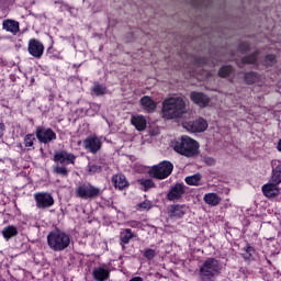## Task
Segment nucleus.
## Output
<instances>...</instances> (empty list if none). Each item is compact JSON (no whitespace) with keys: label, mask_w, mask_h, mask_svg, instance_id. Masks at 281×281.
<instances>
[{"label":"nucleus","mask_w":281,"mask_h":281,"mask_svg":"<svg viewBox=\"0 0 281 281\" xmlns=\"http://www.w3.org/2000/svg\"><path fill=\"white\" fill-rule=\"evenodd\" d=\"M271 168L270 181L261 187V192L266 199H276V196L280 195L281 161L279 159L272 160Z\"/></svg>","instance_id":"1"},{"label":"nucleus","mask_w":281,"mask_h":281,"mask_svg":"<svg viewBox=\"0 0 281 281\" xmlns=\"http://www.w3.org/2000/svg\"><path fill=\"white\" fill-rule=\"evenodd\" d=\"M186 113V99L183 97H171L162 102V117L175 120Z\"/></svg>","instance_id":"2"},{"label":"nucleus","mask_w":281,"mask_h":281,"mask_svg":"<svg viewBox=\"0 0 281 281\" xmlns=\"http://www.w3.org/2000/svg\"><path fill=\"white\" fill-rule=\"evenodd\" d=\"M199 148H201L199 142L190 136H181V138L173 144V150L189 159L199 155Z\"/></svg>","instance_id":"3"},{"label":"nucleus","mask_w":281,"mask_h":281,"mask_svg":"<svg viewBox=\"0 0 281 281\" xmlns=\"http://www.w3.org/2000/svg\"><path fill=\"white\" fill-rule=\"evenodd\" d=\"M223 263L216 258H207L199 268V277L201 281H213V278L221 276Z\"/></svg>","instance_id":"4"},{"label":"nucleus","mask_w":281,"mask_h":281,"mask_svg":"<svg viewBox=\"0 0 281 281\" xmlns=\"http://www.w3.org/2000/svg\"><path fill=\"white\" fill-rule=\"evenodd\" d=\"M47 244L53 251H65L71 245V236L60 229L52 231L47 235Z\"/></svg>","instance_id":"5"},{"label":"nucleus","mask_w":281,"mask_h":281,"mask_svg":"<svg viewBox=\"0 0 281 281\" xmlns=\"http://www.w3.org/2000/svg\"><path fill=\"white\" fill-rule=\"evenodd\" d=\"M172 170H175L172 162L164 160L150 168L148 175L151 179H158L161 181L164 179H168V177L172 175Z\"/></svg>","instance_id":"6"},{"label":"nucleus","mask_w":281,"mask_h":281,"mask_svg":"<svg viewBox=\"0 0 281 281\" xmlns=\"http://www.w3.org/2000/svg\"><path fill=\"white\" fill-rule=\"evenodd\" d=\"M75 192L79 199H95L98 194H100V189L95 188L91 184H79L76 189Z\"/></svg>","instance_id":"7"},{"label":"nucleus","mask_w":281,"mask_h":281,"mask_svg":"<svg viewBox=\"0 0 281 281\" xmlns=\"http://www.w3.org/2000/svg\"><path fill=\"white\" fill-rule=\"evenodd\" d=\"M35 135L41 144H49L56 139V132L45 126H37Z\"/></svg>","instance_id":"8"},{"label":"nucleus","mask_w":281,"mask_h":281,"mask_svg":"<svg viewBox=\"0 0 281 281\" xmlns=\"http://www.w3.org/2000/svg\"><path fill=\"white\" fill-rule=\"evenodd\" d=\"M182 126L189 131V133H203L204 131H207V121L198 119L195 121L183 122Z\"/></svg>","instance_id":"9"},{"label":"nucleus","mask_w":281,"mask_h":281,"mask_svg":"<svg viewBox=\"0 0 281 281\" xmlns=\"http://www.w3.org/2000/svg\"><path fill=\"white\" fill-rule=\"evenodd\" d=\"M34 200L36 202V207H38L40 210H46L47 207H52V205H54V196H52V193H35Z\"/></svg>","instance_id":"10"},{"label":"nucleus","mask_w":281,"mask_h":281,"mask_svg":"<svg viewBox=\"0 0 281 281\" xmlns=\"http://www.w3.org/2000/svg\"><path fill=\"white\" fill-rule=\"evenodd\" d=\"M82 145L85 150H88V153L95 155V153H98L100 148H102V138L95 135H91L83 140Z\"/></svg>","instance_id":"11"},{"label":"nucleus","mask_w":281,"mask_h":281,"mask_svg":"<svg viewBox=\"0 0 281 281\" xmlns=\"http://www.w3.org/2000/svg\"><path fill=\"white\" fill-rule=\"evenodd\" d=\"M27 50L33 58H42L45 52V45H43L41 41L32 38L29 41Z\"/></svg>","instance_id":"12"},{"label":"nucleus","mask_w":281,"mask_h":281,"mask_svg":"<svg viewBox=\"0 0 281 281\" xmlns=\"http://www.w3.org/2000/svg\"><path fill=\"white\" fill-rule=\"evenodd\" d=\"M183 194H186V184L176 183L167 193V201H180V199H183Z\"/></svg>","instance_id":"13"},{"label":"nucleus","mask_w":281,"mask_h":281,"mask_svg":"<svg viewBox=\"0 0 281 281\" xmlns=\"http://www.w3.org/2000/svg\"><path fill=\"white\" fill-rule=\"evenodd\" d=\"M54 161L57 164H61L63 166H69V164H76V156L74 154H69L67 151H57L54 155Z\"/></svg>","instance_id":"14"},{"label":"nucleus","mask_w":281,"mask_h":281,"mask_svg":"<svg viewBox=\"0 0 281 281\" xmlns=\"http://www.w3.org/2000/svg\"><path fill=\"white\" fill-rule=\"evenodd\" d=\"M190 98L191 101L201 109H204V106H207V104H210L209 97L203 94L202 92H191Z\"/></svg>","instance_id":"15"},{"label":"nucleus","mask_w":281,"mask_h":281,"mask_svg":"<svg viewBox=\"0 0 281 281\" xmlns=\"http://www.w3.org/2000/svg\"><path fill=\"white\" fill-rule=\"evenodd\" d=\"M111 276V270L104 267H97L92 271V278L97 281H105L109 280Z\"/></svg>","instance_id":"16"},{"label":"nucleus","mask_w":281,"mask_h":281,"mask_svg":"<svg viewBox=\"0 0 281 281\" xmlns=\"http://www.w3.org/2000/svg\"><path fill=\"white\" fill-rule=\"evenodd\" d=\"M186 205L173 204L169 207L170 218H183V216H186Z\"/></svg>","instance_id":"17"},{"label":"nucleus","mask_w":281,"mask_h":281,"mask_svg":"<svg viewBox=\"0 0 281 281\" xmlns=\"http://www.w3.org/2000/svg\"><path fill=\"white\" fill-rule=\"evenodd\" d=\"M131 123L135 126L136 131H146L148 122L142 114L132 115Z\"/></svg>","instance_id":"18"},{"label":"nucleus","mask_w":281,"mask_h":281,"mask_svg":"<svg viewBox=\"0 0 281 281\" xmlns=\"http://www.w3.org/2000/svg\"><path fill=\"white\" fill-rule=\"evenodd\" d=\"M140 105L145 111H147V113H153L155 112V109H157V103L148 95L140 99Z\"/></svg>","instance_id":"19"},{"label":"nucleus","mask_w":281,"mask_h":281,"mask_svg":"<svg viewBox=\"0 0 281 281\" xmlns=\"http://www.w3.org/2000/svg\"><path fill=\"white\" fill-rule=\"evenodd\" d=\"M112 183L114 188L119 190H124V188H128V181L124 175H116L112 178Z\"/></svg>","instance_id":"20"},{"label":"nucleus","mask_w":281,"mask_h":281,"mask_svg":"<svg viewBox=\"0 0 281 281\" xmlns=\"http://www.w3.org/2000/svg\"><path fill=\"white\" fill-rule=\"evenodd\" d=\"M221 195L217 193H206L204 194V202L206 205H211L212 207H216V205L221 204Z\"/></svg>","instance_id":"21"},{"label":"nucleus","mask_w":281,"mask_h":281,"mask_svg":"<svg viewBox=\"0 0 281 281\" xmlns=\"http://www.w3.org/2000/svg\"><path fill=\"white\" fill-rule=\"evenodd\" d=\"M2 27L11 34H19V22L14 20H4L2 22Z\"/></svg>","instance_id":"22"},{"label":"nucleus","mask_w":281,"mask_h":281,"mask_svg":"<svg viewBox=\"0 0 281 281\" xmlns=\"http://www.w3.org/2000/svg\"><path fill=\"white\" fill-rule=\"evenodd\" d=\"M19 234V229L15 226L9 225L2 229V236L5 240L14 238Z\"/></svg>","instance_id":"23"},{"label":"nucleus","mask_w":281,"mask_h":281,"mask_svg":"<svg viewBox=\"0 0 281 281\" xmlns=\"http://www.w3.org/2000/svg\"><path fill=\"white\" fill-rule=\"evenodd\" d=\"M138 186H140V190L143 192H148V190H153L155 188V182L151 179H138L137 180Z\"/></svg>","instance_id":"24"},{"label":"nucleus","mask_w":281,"mask_h":281,"mask_svg":"<svg viewBox=\"0 0 281 281\" xmlns=\"http://www.w3.org/2000/svg\"><path fill=\"white\" fill-rule=\"evenodd\" d=\"M132 238H135V235L131 228L121 232V243L123 245H128Z\"/></svg>","instance_id":"25"},{"label":"nucleus","mask_w":281,"mask_h":281,"mask_svg":"<svg viewBox=\"0 0 281 281\" xmlns=\"http://www.w3.org/2000/svg\"><path fill=\"white\" fill-rule=\"evenodd\" d=\"M201 179H203V176H201V173H195L193 176H188L184 181L187 186H201Z\"/></svg>","instance_id":"26"},{"label":"nucleus","mask_w":281,"mask_h":281,"mask_svg":"<svg viewBox=\"0 0 281 281\" xmlns=\"http://www.w3.org/2000/svg\"><path fill=\"white\" fill-rule=\"evenodd\" d=\"M259 80H260V76H258V74L256 72H247L245 75V81L247 82V85H254Z\"/></svg>","instance_id":"27"},{"label":"nucleus","mask_w":281,"mask_h":281,"mask_svg":"<svg viewBox=\"0 0 281 281\" xmlns=\"http://www.w3.org/2000/svg\"><path fill=\"white\" fill-rule=\"evenodd\" d=\"M54 172L60 175V177H69V170L65 166H55Z\"/></svg>","instance_id":"28"},{"label":"nucleus","mask_w":281,"mask_h":281,"mask_svg":"<svg viewBox=\"0 0 281 281\" xmlns=\"http://www.w3.org/2000/svg\"><path fill=\"white\" fill-rule=\"evenodd\" d=\"M153 209V202L151 201H144L137 204V210L139 212H148V210Z\"/></svg>","instance_id":"29"},{"label":"nucleus","mask_w":281,"mask_h":281,"mask_svg":"<svg viewBox=\"0 0 281 281\" xmlns=\"http://www.w3.org/2000/svg\"><path fill=\"white\" fill-rule=\"evenodd\" d=\"M36 140V137L34 134H27L24 136V146L26 148H32L34 146V142Z\"/></svg>","instance_id":"30"},{"label":"nucleus","mask_w":281,"mask_h":281,"mask_svg":"<svg viewBox=\"0 0 281 281\" xmlns=\"http://www.w3.org/2000/svg\"><path fill=\"white\" fill-rule=\"evenodd\" d=\"M229 74H232V66H223L218 71L221 78H227Z\"/></svg>","instance_id":"31"},{"label":"nucleus","mask_w":281,"mask_h":281,"mask_svg":"<svg viewBox=\"0 0 281 281\" xmlns=\"http://www.w3.org/2000/svg\"><path fill=\"white\" fill-rule=\"evenodd\" d=\"M257 60H258L257 54H252L248 57L243 58V63H245L246 65H254Z\"/></svg>","instance_id":"32"},{"label":"nucleus","mask_w":281,"mask_h":281,"mask_svg":"<svg viewBox=\"0 0 281 281\" xmlns=\"http://www.w3.org/2000/svg\"><path fill=\"white\" fill-rule=\"evenodd\" d=\"M95 95H104L106 93V88L104 86L97 85L92 89Z\"/></svg>","instance_id":"33"},{"label":"nucleus","mask_w":281,"mask_h":281,"mask_svg":"<svg viewBox=\"0 0 281 281\" xmlns=\"http://www.w3.org/2000/svg\"><path fill=\"white\" fill-rule=\"evenodd\" d=\"M157 256V252L154 249H147L144 252V257L147 258L148 260H153Z\"/></svg>","instance_id":"34"},{"label":"nucleus","mask_w":281,"mask_h":281,"mask_svg":"<svg viewBox=\"0 0 281 281\" xmlns=\"http://www.w3.org/2000/svg\"><path fill=\"white\" fill-rule=\"evenodd\" d=\"M265 63H266V65H268L269 67H271V65H276V56H274V55H268V56H266Z\"/></svg>","instance_id":"35"},{"label":"nucleus","mask_w":281,"mask_h":281,"mask_svg":"<svg viewBox=\"0 0 281 281\" xmlns=\"http://www.w3.org/2000/svg\"><path fill=\"white\" fill-rule=\"evenodd\" d=\"M90 111H94V113H100V104L98 103H92L90 105Z\"/></svg>","instance_id":"36"},{"label":"nucleus","mask_w":281,"mask_h":281,"mask_svg":"<svg viewBox=\"0 0 281 281\" xmlns=\"http://www.w3.org/2000/svg\"><path fill=\"white\" fill-rule=\"evenodd\" d=\"M10 3H14V0H0V5H2V8H8Z\"/></svg>","instance_id":"37"},{"label":"nucleus","mask_w":281,"mask_h":281,"mask_svg":"<svg viewBox=\"0 0 281 281\" xmlns=\"http://www.w3.org/2000/svg\"><path fill=\"white\" fill-rule=\"evenodd\" d=\"M102 170V167L98 165L90 166V172H100Z\"/></svg>","instance_id":"38"},{"label":"nucleus","mask_w":281,"mask_h":281,"mask_svg":"<svg viewBox=\"0 0 281 281\" xmlns=\"http://www.w3.org/2000/svg\"><path fill=\"white\" fill-rule=\"evenodd\" d=\"M3 133H5V124L0 123V137L3 136Z\"/></svg>","instance_id":"39"},{"label":"nucleus","mask_w":281,"mask_h":281,"mask_svg":"<svg viewBox=\"0 0 281 281\" xmlns=\"http://www.w3.org/2000/svg\"><path fill=\"white\" fill-rule=\"evenodd\" d=\"M239 49H240L241 52H247V49H249V44H241V45L239 46Z\"/></svg>","instance_id":"40"},{"label":"nucleus","mask_w":281,"mask_h":281,"mask_svg":"<svg viewBox=\"0 0 281 281\" xmlns=\"http://www.w3.org/2000/svg\"><path fill=\"white\" fill-rule=\"evenodd\" d=\"M246 254H248V256H254V249L251 248V246L246 247Z\"/></svg>","instance_id":"41"},{"label":"nucleus","mask_w":281,"mask_h":281,"mask_svg":"<svg viewBox=\"0 0 281 281\" xmlns=\"http://www.w3.org/2000/svg\"><path fill=\"white\" fill-rule=\"evenodd\" d=\"M130 227H139V223L138 222H131L130 223Z\"/></svg>","instance_id":"42"},{"label":"nucleus","mask_w":281,"mask_h":281,"mask_svg":"<svg viewBox=\"0 0 281 281\" xmlns=\"http://www.w3.org/2000/svg\"><path fill=\"white\" fill-rule=\"evenodd\" d=\"M130 281H144V279H142L140 277H135V278L131 279Z\"/></svg>","instance_id":"43"},{"label":"nucleus","mask_w":281,"mask_h":281,"mask_svg":"<svg viewBox=\"0 0 281 281\" xmlns=\"http://www.w3.org/2000/svg\"><path fill=\"white\" fill-rule=\"evenodd\" d=\"M206 164H210V166H212V165L214 164V159L207 158V159H206Z\"/></svg>","instance_id":"44"}]
</instances>
